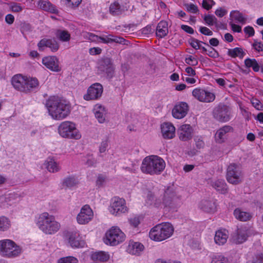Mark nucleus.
<instances>
[{
  "instance_id": "dca6fc26",
  "label": "nucleus",
  "mask_w": 263,
  "mask_h": 263,
  "mask_svg": "<svg viewBox=\"0 0 263 263\" xmlns=\"http://www.w3.org/2000/svg\"><path fill=\"white\" fill-rule=\"evenodd\" d=\"M192 95L201 102H211L215 99L214 93L200 88L194 89L192 91Z\"/></svg>"
},
{
  "instance_id": "69168bd1",
  "label": "nucleus",
  "mask_w": 263,
  "mask_h": 263,
  "mask_svg": "<svg viewBox=\"0 0 263 263\" xmlns=\"http://www.w3.org/2000/svg\"><path fill=\"white\" fill-rule=\"evenodd\" d=\"M254 48L259 52L263 50V44L260 42L255 41L253 44Z\"/></svg>"
},
{
  "instance_id": "7ed1b4c3",
  "label": "nucleus",
  "mask_w": 263,
  "mask_h": 263,
  "mask_svg": "<svg viewBox=\"0 0 263 263\" xmlns=\"http://www.w3.org/2000/svg\"><path fill=\"white\" fill-rule=\"evenodd\" d=\"M165 163L157 156H150L145 157L142 163L141 170L145 174L150 175L159 174L164 169Z\"/></svg>"
},
{
  "instance_id": "09e8293b",
  "label": "nucleus",
  "mask_w": 263,
  "mask_h": 263,
  "mask_svg": "<svg viewBox=\"0 0 263 263\" xmlns=\"http://www.w3.org/2000/svg\"><path fill=\"white\" fill-rule=\"evenodd\" d=\"M185 61L186 64L191 66H196L198 63L197 59L192 55H189L187 58H186Z\"/></svg>"
},
{
  "instance_id": "20e7f679",
  "label": "nucleus",
  "mask_w": 263,
  "mask_h": 263,
  "mask_svg": "<svg viewBox=\"0 0 263 263\" xmlns=\"http://www.w3.org/2000/svg\"><path fill=\"white\" fill-rule=\"evenodd\" d=\"M37 225L43 232L49 235L57 232L61 227L60 224L55 221L54 217L47 212L40 215Z\"/></svg>"
},
{
  "instance_id": "1a4fd4ad",
  "label": "nucleus",
  "mask_w": 263,
  "mask_h": 263,
  "mask_svg": "<svg viewBox=\"0 0 263 263\" xmlns=\"http://www.w3.org/2000/svg\"><path fill=\"white\" fill-rule=\"evenodd\" d=\"M98 71L100 73H104L106 78L111 80L115 74V67L112 60L108 57H103L98 62Z\"/></svg>"
},
{
  "instance_id": "b1692460",
  "label": "nucleus",
  "mask_w": 263,
  "mask_h": 263,
  "mask_svg": "<svg viewBox=\"0 0 263 263\" xmlns=\"http://www.w3.org/2000/svg\"><path fill=\"white\" fill-rule=\"evenodd\" d=\"M232 127L229 125H225L220 128L215 135L216 142L218 143L224 142L227 139V134L232 131Z\"/></svg>"
},
{
  "instance_id": "f3484780",
  "label": "nucleus",
  "mask_w": 263,
  "mask_h": 263,
  "mask_svg": "<svg viewBox=\"0 0 263 263\" xmlns=\"http://www.w3.org/2000/svg\"><path fill=\"white\" fill-rule=\"evenodd\" d=\"M177 133L180 140L186 141L192 139L193 129L190 124H183L179 127Z\"/></svg>"
},
{
  "instance_id": "4c0bfd02",
  "label": "nucleus",
  "mask_w": 263,
  "mask_h": 263,
  "mask_svg": "<svg viewBox=\"0 0 263 263\" xmlns=\"http://www.w3.org/2000/svg\"><path fill=\"white\" fill-rule=\"evenodd\" d=\"M109 12L112 15L116 16L122 14L123 9L121 8L119 3L115 2L110 5Z\"/></svg>"
},
{
  "instance_id": "f03ea898",
  "label": "nucleus",
  "mask_w": 263,
  "mask_h": 263,
  "mask_svg": "<svg viewBox=\"0 0 263 263\" xmlns=\"http://www.w3.org/2000/svg\"><path fill=\"white\" fill-rule=\"evenodd\" d=\"M46 106L52 119L61 120L70 112V105L66 100L57 96H51L46 101Z\"/></svg>"
},
{
  "instance_id": "ddd939ff",
  "label": "nucleus",
  "mask_w": 263,
  "mask_h": 263,
  "mask_svg": "<svg viewBox=\"0 0 263 263\" xmlns=\"http://www.w3.org/2000/svg\"><path fill=\"white\" fill-rule=\"evenodd\" d=\"M110 212L116 216L124 213L127 211L125 201L122 198L115 197L112 199L109 208Z\"/></svg>"
},
{
  "instance_id": "13d9d810",
  "label": "nucleus",
  "mask_w": 263,
  "mask_h": 263,
  "mask_svg": "<svg viewBox=\"0 0 263 263\" xmlns=\"http://www.w3.org/2000/svg\"><path fill=\"white\" fill-rule=\"evenodd\" d=\"M88 38L91 42H98V43L100 42V36H98L95 34H93L92 33H88Z\"/></svg>"
},
{
  "instance_id": "393cba45",
  "label": "nucleus",
  "mask_w": 263,
  "mask_h": 263,
  "mask_svg": "<svg viewBox=\"0 0 263 263\" xmlns=\"http://www.w3.org/2000/svg\"><path fill=\"white\" fill-rule=\"evenodd\" d=\"M69 243L72 248L83 247L84 242L81 240L79 234L77 233H69L68 234Z\"/></svg>"
},
{
  "instance_id": "473e14b6",
  "label": "nucleus",
  "mask_w": 263,
  "mask_h": 263,
  "mask_svg": "<svg viewBox=\"0 0 263 263\" xmlns=\"http://www.w3.org/2000/svg\"><path fill=\"white\" fill-rule=\"evenodd\" d=\"M39 6L42 9L52 13H57L58 12L55 6L48 1L41 0L39 2Z\"/></svg>"
},
{
  "instance_id": "2f4dec72",
  "label": "nucleus",
  "mask_w": 263,
  "mask_h": 263,
  "mask_svg": "<svg viewBox=\"0 0 263 263\" xmlns=\"http://www.w3.org/2000/svg\"><path fill=\"white\" fill-rule=\"evenodd\" d=\"M168 33L167 23L165 21L160 22L156 28V35L159 37H163Z\"/></svg>"
},
{
  "instance_id": "bb28decb",
  "label": "nucleus",
  "mask_w": 263,
  "mask_h": 263,
  "mask_svg": "<svg viewBox=\"0 0 263 263\" xmlns=\"http://www.w3.org/2000/svg\"><path fill=\"white\" fill-rule=\"evenodd\" d=\"M211 185L221 194H225L228 191L227 184L224 180L218 179L213 181L211 183Z\"/></svg>"
},
{
  "instance_id": "37998d69",
  "label": "nucleus",
  "mask_w": 263,
  "mask_h": 263,
  "mask_svg": "<svg viewBox=\"0 0 263 263\" xmlns=\"http://www.w3.org/2000/svg\"><path fill=\"white\" fill-rule=\"evenodd\" d=\"M211 263H229L228 259L221 255H215L212 257Z\"/></svg>"
},
{
  "instance_id": "6e6d98bb",
  "label": "nucleus",
  "mask_w": 263,
  "mask_h": 263,
  "mask_svg": "<svg viewBox=\"0 0 263 263\" xmlns=\"http://www.w3.org/2000/svg\"><path fill=\"white\" fill-rule=\"evenodd\" d=\"M31 29V26L28 23H24L21 24V31L23 33L30 31Z\"/></svg>"
},
{
  "instance_id": "79ce46f5",
  "label": "nucleus",
  "mask_w": 263,
  "mask_h": 263,
  "mask_svg": "<svg viewBox=\"0 0 263 263\" xmlns=\"http://www.w3.org/2000/svg\"><path fill=\"white\" fill-rule=\"evenodd\" d=\"M189 42L190 44V45L194 49H199L200 48V43H203V44L208 46H209V44L206 43H204V42H203L202 41H200L197 39H196L195 38H193V37H191L189 40Z\"/></svg>"
},
{
  "instance_id": "680f3d73",
  "label": "nucleus",
  "mask_w": 263,
  "mask_h": 263,
  "mask_svg": "<svg viewBox=\"0 0 263 263\" xmlns=\"http://www.w3.org/2000/svg\"><path fill=\"white\" fill-rule=\"evenodd\" d=\"M11 10L13 12H18L22 10L23 8L20 4L13 3L11 6Z\"/></svg>"
},
{
  "instance_id": "c85d7f7f",
  "label": "nucleus",
  "mask_w": 263,
  "mask_h": 263,
  "mask_svg": "<svg viewBox=\"0 0 263 263\" xmlns=\"http://www.w3.org/2000/svg\"><path fill=\"white\" fill-rule=\"evenodd\" d=\"M199 208L207 213H213L216 211L215 203L211 200H202L200 203Z\"/></svg>"
},
{
  "instance_id": "4468645a",
  "label": "nucleus",
  "mask_w": 263,
  "mask_h": 263,
  "mask_svg": "<svg viewBox=\"0 0 263 263\" xmlns=\"http://www.w3.org/2000/svg\"><path fill=\"white\" fill-rule=\"evenodd\" d=\"M103 88L100 83L91 85L87 89V94L84 96L85 100H97L100 98L103 93Z\"/></svg>"
},
{
  "instance_id": "412c9836",
  "label": "nucleus",
  "mask_w": 263,
  "mask_h": 263,
  "mask_svg": "<svg viewBox=\"0 0 263 263\" xmlns=\"http://www.w3.org/2000/svg\"><path fill=\"white\" fill-rule=\"evenodd\" d=\"M42 63L52 71L58 72L61 70L59 65V60L55 56L44 57L42 59Z\"/></svg>"
},
{
  "instance_id": "49530a36",
  "label": "nucleus",
  "mask_w": 263,
  "mask_h": 263,
  "mask_svg": "<svg viewBox=\"0 0 263 263\" xmlns=\"http://www.w3.org/2000/svg\"><path fill=\"white\" fill-rule=\"evenodd\" d=\"M99 107H100V110H96L95 112V115L96 118L98 119V121L100 123H102L105 121V116H104L103 112H102L101 111L102 107L101 106Z\"/></svg>"
},
{
  "instance_id": "2eb2a0df",
  "label": "nucleus",
  "mask_w": 263,
  "mask_h": 263,
  "mask_svg": "<svg viewBox=\"0 0 263 263\" xmlns=\"http://www.w3.org/2000/svg\"><path fill=\"white\" fill-rule=\"evenodd\" d=\"M93 216V213L88 205L83 206L77 217L78 222L81 224H85L89 222Z\"/></svg>"
},
{
  "instance_id": "0e129e2a",
  "label": "nucleus",
  "mask_w": 263,
  "mask_h": 263,
  "mask_svg": "<svg viewBox=\"0 0 263 263\" xmlns=\"http://www.w3.org/2000/svg\"><path fill=\"white\" fill-rule=\"evenodd\" d=\"M131 226L136 228L140 223V220L138 217H134L129 219Z\"/></svg>"
},
{
  "instance_id": "5fc2aeb1",
  "label": "nucleus",
  "mask_w": 263,
  "mask_h": 263,
  "mask_svg": "<svg viewBox=\"0 0 263 263\" xmlns=\"http://www.w3.org/2000/svg\"><path fill=\"white\" fill-rule=\"evenodd\" d=\"M82 0H66V5L70 7H77L81 3Z\"/></svg>"
},
{
  "instance_id": "338daca9",
  "label": "nucleus",
  "mask_w": 263,
  "mask_h": 263,
  "mask_svg": "<svg viewBox=\"0 0 263 263\" xmlns=\"http://www.w3.org/2000/svg\"><path fill=\"white\" fill-rule=\"evenodd\" d=\"M181 28L187 33L192 34L194 33V29L187 25H181Z\"/></svg>"
},
{
  "instance_id": "aec40b11",
  "label": "nucleus",
  "mask_w": 263,
  "mask_h": 263,
  "mask_svg": "<svg viewBox=\"0 0 263 263\" xmlns=\"http://www.w3.org/2000/svg\"><path fill=\"white\" fill-rule=\"evenodd\" d=\"M26 76L21 74H16L12 77L11 84L16 90L25 92L26 85Z\"/></svg>"
},
{
  "instance_id": "bf43d9fd",
  "label": "nucleus",
  "mask_w": 263,
  "mask_h": 263,
  "mask_svg": "<svg viewBox=\"0 0 263 263\" xmlns=\"http://www.w3.org/2000/svg\"><path fill=\"white\" fill-rule=\"evenodd\" d=\"M244 32L248 34L249 36H252L254 35L255 31L254 28L250 26H247L244 28Z\"/></svg>"
},
{
  "instance_id": "ea45409f",
  "label": "nucleus",
  "mask_w": 263,
  "mask_h": 263,
  "mask_svg": "<svg viewBox=\"0 0 263 263\" xmlns=\"http://www.w3.org/2000/svg\"><path fill=\"white\" fill-rule=\"evenodd\" d=\"M11 226V222L9 218L5 216L0 217V231H7Z\"/></svg>"
},
{
  "instance_id": "4d7b16f0",
  "label": "nucleus",
  "mask_w": 263,
  "mask_h": 263,
  "mask_svg": "<svg viewBox=\"0 0 263 263\" xmlns=\"http://www.w3.org/2000/svg\"><path fill=\"white\" fill-rule=\"evenodd\" d=\"M199 31L205 35L211 36L213 35V32L206 27H200Z\"/></svg>"
},
{
  "instance_id": "c03bdc74",
  "label": "nucleus",
  "mask_w": 263,
  "mask_h": 263,
  "mask_svg": "<svg viewBox=\"0 0 263 263\" xmlns=\"http://www.w3.org/2000/svg\"><path fill=\"white\" fill-rule=\"evenodd\" d=\"M58 263H78V260L73 256H67L60 258Z\"/></svg>"
},
{
  "instance_id": "7c9ffc66",
  "label": "nucleus",
  "mask_w": 263,
  "mask_h": 263,
  "mask_svg": "<svg viewBox=\"0 0 263 263\" xmlns=\"http://www.w3.org/2000/svg\"><path fill=\"white\" fill-rule=\"evenodd\" d=\"M143 249V245L139 242H131L128 246V251L133 255H139Z\"/></svg>"
},
{
  "instance_id": "a211bd4d",
  "label": "nucleus",
  "mask_w": 263,
  "mask_h": 263,
  "mask_svg": "<svg viewBox=\"0 0 263 263\" xmlns=\"http://www.w3.org/2000/svg\"><path fill=\"white\" fill-rule=\"evenodd\" d=\"M40 51H43L44 47H48L52 52H56L59 49V44L55 39H43L37 44Z\"/></svg>"
},
{
  "instance_id": "5701e85b",
  "label": "nucleus",
  "mask_w": 263,
  "mask_h": 263,
  "mask_svg": "<svg viewBox=\"0 0 263 263\" xmlns=\"http://www.w3.org/2000/svg\"><path fill=\"white\" fill-rule=\"evenodd\" d=\"M26 85L25 93H28L32 91H36L39 88L40 83L35 77H27L26 78Z\"/></svg>"
},
{
  "instance_id": "8fccbe9b",
  "label": "nucleus",
  "mask_w": 263,
  "mask_h": 263,
  "mask_svg": "<svg viewBox=\"0 0 263 263\" xmlns=\"http://www.w3.org/2000/svg\"><path fill=\"white\" fill-rule=\"evenodd\" d=\"M154 31V26H153L152 25H148L141 29V33L142 34L147 35L152 33Z\"/></svg>"
},
{
  "instance_id": "a18cd8bd",
  "label": "nucleus",
  "mask_w": 263,
  "mask_h": 263,
  "mask_svg": "<svg viewBox=\"0 0 263 263\" xmlns=\"http://www.w3.org/2000/svg\"><path fill=\"white\" fill-rule=\"evenodd\" d=\"M194 141L195 142L196 147L197 149H200L204 148L205 143L203 141L202 137L201 136H196L194 139Z\"/></svg>"
},
{
  "instance_id": "58836bf2",
  "label": "nucleus",
  "mask_w": 263,
  "mask_h": 263,
  "mask_svg": "<svg viewBox=\"0 0 263 263\" xmlns=\"http://www.w3.org/2000/svg\"><path fill=\"white\" fill-rule=\"evenodd\" d=\"M230 16L242 24H245L247 20V17H244L242 13L238 10L232 11L230 13Z\"/></svg>"
},
{
  "instance_id": "9d476101",
  "label": "nucleus",
  "mask_w": 263,
  "mask_h": 263,
  "mask_svg": "<svg viewBox=\"0 0 263 263\" xmlns=\"http://www.w3.org/2000/svg\"><path fill=\"white\" fill-rule=\"evenodd\" d=\"M253 234V231L246 227L237 228L231 234V241L236 245L246 242L248 237Z\"/></svg>"
},
{
  "instance_id": "a878e982",
  "label": "nucleus",
  "mask_w": 263,
  "mask_h": 263,
  "mask_svg": "<svg viewBox=\"0 0 263 263\" xmlns=\"http://www.w3.org/2000/svg\"><path fill=\"white\" fill-rule=\"evenodd\" d=\"M79 181L77 177L70 175L65 177L62 182V186L64 188L72 189L77 186Z\"/></svg>"
},
{
  "instance_id": "cd10ccee",
  "label": "nucleus",
  "mask_w": 263,
  "mask_h": 263,
  "mask_svg": "<svg viewBox=\"0 0 263 263\" xmlns=\"http://www.w3.org/2000/svg\"><path fill=\"white\" fill-rule=\"evenodd\" d=\"M228 238V231L226 230L217 231L214 237V240L216 243L219 245L224 244Z\"/></svg>"
},
{
  "instance_id": "c756f323",
  "label": "nucleus",
  "mask_w": 263,
  "mask_h": 263,
  "mask_svg": "<svg viewBox=\"0 0 263 263\" xmlns=\"http://www.w3.org/2000/svg\"><path fill=\"white\" fill-rule=\"evenodd\" d=\"M233 214L237 219L241 221H247L252 218V215L250 213L243 211L239 208L236 209L234 211Z\"/></svg>"
},
{
  "instance_id": "de8ad7c7",
  "label": "nucleus",
  "mask_w": 263,
  "mask_h": 263,
  "mask_svg": "<svg viewBox=\"0 0 263 263\" xmlns=\"http://www.w3.org/2000/svg\"><path fill=\"white\" fill-rule=\"evenodd\" d=\"M108 145V138L106 137L104 140H103L99 146V152L101 153H104L106 151Z\"/></svg>"
},
{
  "instance_id": "39448f33",
  "label": "nucleus",
  "mask_w": 263,
  "mask_h": 263,
  "mask_svg": "<svg viewBox=\"0 0 263 263\" xmlns=\"http://www.w3.org/2000/svg\"><path fill=\"white\" fill-rule=\"evenodd\" d=\"M174 232L173 226L168 222L158 224L149 233V238L154 241H161L171 237Z\"/></svg>"
},
{
  "instance_id": "9b49d317",
  "label": "nucleus",
  "mask_w": 263,
  "mask_h": 263,
  "mask_svg": "<svg viewBox=\"0 0 263 263\" xmlns=\"http://www.w3.org/2000/svg\"><path fill=\"white\" fill-rule=\"evenodd\" d=\"M242 171L239 165L231 164L227 168V180L231 184H237L242 181Z\"/></svg>"
},
{
  "instance_id": "423d86ee",
  "label": "nucleus",
  "mask_w": 263,
  "mask_h": 263,
  "mask_svg": "<svg viewBox=\"0 0 263 263\" xmlns=\"http://www.w3.org/2000/svg\"><path fill=\"white\" fill-rule=\"evenodd\" d=\"M0 253L4 256L13 258L21 254L22 249L13 241L4 239L0 241Z\"/></svg>"
},
{
  "instance_id": "0eeeda50",
  "label": "nucleus",
  "mask_w": 263,
  "mask_h": 263,
  "mask_svg": "<svg viewBox=\"0 0 263 263\" xmlns=\"http://www.w3.org/2000/svg\"><path fill=\"white\" fill-rule=\"evenodd\" d=\"M58 132L63 138L79 139L81 137V135L76 128L75 124L70 121L61 123L59 126Z\"/></svg>"
},
{
  "instance_id": "e2e57ef3",
  "label": "nucleus",
  "mask_w": 263,
  "mask_h": 263,
  "mask_svg": "<svg viewBox=\"0 0 263 263\" xmlns=\"http://www.w3.org/2000/svg\"><path fill=\"white\" fill-rule=\"evenodd\" d=\"M105 181V177L102 175H99L96 181V185L98 187H101L103 185Z\"/></svg>"
},
{
  "instance_id": "6e6552de",
  "label": "nucleus",
  "mask_w": 263,
  "mask_h": 263,
  "mask_svg": "<svg viewBox=\"0 0 263 263\" xmlns=\"http://www.w3.org/2000/svg\"><path fill=\"white\" fill-rule=\"evenodd\" d=\"M125 238V235L117 227H112L106 233L104 242L110 246H117L123 242Z\"/></svg>"
},
{
  "instance_id": "864d4df0",
  "label": "nucleus",
  "mask_w": 263,
  "mask_h": 263,
  "mask_svg": "<svg viewBox=\"0 0 263 263\" xmlns=\"http://www.w3.org/2000/svg\"><path fill=\"white\" fill-rule=\"evenodd\" d=\"M112 37L113 35L111 34L104 35L100 36V42H102L105 44L110 43H112Z\"/></svg>"
},
{
  "instance_id": "3c124183",
  "label": "nucleus",
  "mask_w": 263,
  "mask_h": 263,
  "mask_svg": "<svg viewBox=\"0 0 263 263\" xmlns=\"http://www.w3.org/2000/svg\"><path fill=\"white\" fill-rule=\"evenodd\" d=\"M187 11L192 13H196L198 12V7L193 4H187L185 5Z\"/></svg>"
},
{
  "instance_id": "a19ab883",
  "label": "nucleus",
  "mask_w": 263,
  "mask_h": 263,
  "mask_svg": "<svg viewBox=\"0 0 263 263\" xmlns=\"http://www.w3.org/2000/svg\"><path fill=\"white\" fill-rule=\"evenodd\" d=\"M46 167L47 170L52 173L57 172L60 170V167L57 163L52 159L47 161Z\"/></svg>"
},
{
  "instance_id": "f8f14e48",
  "label": "nucleus",
  "mask_w": 263,
  "mask_h": 263,
  "mask_svg": "<svg viewBox=\"0 0 263 263\" xmlns=\"http://www.w3.org/2000/svg\"><path fill=\"white\" fill-rule=\"evenodd\" d=\"M215 119L220 122H226L230 120V108L225 105L220 104L216 107L213 111Z\"/></svg>"
},
{
  "instance_id": "72a5a7b5",
  "label": "nucleus",
  "mask_w": 263,
  "mask_h": 263,
  "mask_svg": "<svg viewBox=\"0 0 263 263\" xmlns=\"http://www.w3.org/2000/svg\"><path fill=\"white\" fill-rule=\"evenodd\" d=\"M91 258L93 260L106 262L109 259V255L104 251L96 252L91 254Z\"/></svg>"
},
{
  "instance_id": "6ab92c4d",
  "label": "nucleus",
  "mask_w": 263,
  "mask_h": 263,
  "mask_svg": "<svg viewBox=\"0 0 263 263\" xmlns=\"http://www.w3.org/2000/svg\"><path fill=\"white\" fill-rule=\"evenodd\" d=\"M189 106L185 102H181L176 104L172 109V115L176 119H182L187 114Z\"/></svg>"
},
{
  "instance_id": "052dcab7",
  "label": "nucleus",
  "mask_w": 263,
  "mask_h": 263,
  "mask_svg": "<svg viewBox=\"0 0 263 263\" xmlns=\"http://www.w3.org/2000/svg\"><path fill=\"white\" fill-rule=\"evenodd\" d=\"M215 13L217 16L221 17L227 13V11L222 8H219L216 10Z\"/></svg>"
},
{
  "instance_id": "c9c22d12",
  "label": "nucleus",
  "mask_w": 263,
  "mask_h": 263,
  "mask_svg": "<svg viewBox=\"0 0 263 263\" xmlns=\"http://www.w3.org/2000/svg\"><path fill=\"white\" fill-rule=\"evenodd\" d=\"M245 66L247 68H252L254 71L258 72L260 69V64L255 59L247 58L245 60Z\"/></svg>"
},
{
  "instance_id": "f257e3e1",
  "label": "nucleus",
  "mask_w": 263,
  "mask_h": 263,
  "mask_svg": "<svg viewBox=\"0 0 263 263\" xmlns=\"http://www.w3.org/2000/svg\"><path fill=\"white\" fill-rule=\"evenodd\" d=\"M180 199L173 189L168 187L164 190L149 192L147 195L145 204L149 206L160 208L162 206L168 209H175L180 203Z\"/></svg>"
},
{
  "instance_id": "f704fd0d",
  "label": "nucleus",
  "mask_w": 263,
  "mask_h": 263,
  "mask_svg": "<svg viewBox=\"0 0 263 263\" xmlns=\"http://www.w3.org/2000/svg\"><path fill=\"white\" fill-rule=\"evenodd\" d=\"M228 55L233 58L238 57L240 59H242L245 55V52L241 48L236 47L233 49H229Z\"/></svg>"
},
{
  "instance_id": "e433bc0d",
  "label": "nucleus",
  "mask_w": 263,
  "mask_h": 263,
  "mask_svg": "<svg viewBox=\"0 0 263 263\" xmlns=\"http://www.w3.org/2000/svg\"><path fill=\"white\" fill-rule=\"evenodd\" d=\"M55 35L57 39L63 42H68L70 39V34L67 30L58 29Z\"/></svg>"
},
{
  "instance_id": "603ef678",
  "label": "nucleus",
  "mask_w": 263,
  "mask_h": 263,
  "mask_svg": "<svg viewBox=\"0 0 263 263\" xmlns=\"http://www.w3.org/2000/svg\"><path fill=\"white\" fill-rule=\"evenodd\" d=\"M210 48L208 49L206 54L211 58H217L219 56L218 51L212 47L209 46Z\"/></svg>"
},
{
  "instance_id": "774afa93",
  "label": "nucleus",
  "mask_w": 263,
  "mask_h": 263,
  "mask_svg": "<svg viewBox=\"0 0 263 263\" xmlns=\"http://www.w3.org/2000/svg\"><path fill=\"white\" fill-rule=\"evenodd\" d=\"M204 21L205 22L206 24L209 26L213 25V20H212V15H205L203 18Z\"/></svg>"
},
{
  "instance_id": "4be33fe9",
  "label": "nucleus",
  "mask_w": 263,
  "mask_h": 263,
  "mask_svg": "<svg viewBox=\"0 0 263 263\" xmlns=\"http://www.w3.org/2000/svg\"><path fill=\"white\" fill-rule=\"evenodd\" d=\"M161 133L165 139H172L175 136V128L174 125L168 122L163 123L161 125Z\"/></svg>"
}]
</instances>
